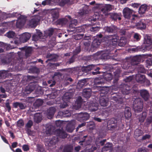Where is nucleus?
Wrapping results in <instances>:
<instances>
[{
  "label": "nucleus",
  "mask_w": 152,
  "mask_h": 152,
  "mask_svg": "<svg viewBox=\"0 0 152 152\" xmlns=\"http://www.w3.org/2000/svg\"><path fill=\"white\" fill-rule=\"evenodd\" d=\"M27 19V17L25 15H21L18 18V19L20 20L23 22L25 23L26 22Z\"/></svg>",
  "instance_id": "6e6d98bb"
},
{
  "label": "nucleus",
  "mask_w": 152,
  "mask_h": 152,
  "mask_svg": "<svg viewBox=\"0 0 152 152\" xmlns=\"http://www.w3.org/2000/svg\"><path fill=\"white\" fill-rule=\"evenodd\" d=\"M76 58V56L73 55L70 58L69 60L67 61V64H70L75 61V59Z\"/></svg>",
  "instance_id": "4d7b16f0"
},
{
  "label": "nucleus",
  "mask_w": 152,
  "mask_h": 152,
  "mask_svg": "<svg viewBox=\"0 0 152 152\" xmlns=\"http://www.w3.org/2000/svg\"><path fill=\"white\" fill-rule=\"evenodd\" d=\"M43 102V101L42 100L38 99L35 102L34 104L36 106L39 107L42 104Z\"/></svg>",
  "instance_id": "de8ad7c7"
},
{
  "label": "nucleus",
  "mask_w": 152,
  "mask_h": 152,
  "mask_svg": "<svg viewBox=\"0 0 152 152\" xmlns=\"http://www.w3.org/2000/svg\"><path fill=\"white\" fill-rule=\"evenodd\" d=\"M105 77L107 80L110 81L113 78V75L111 73H109Z\"/></svg>",
  "instance_id": "e2e57ef3"
},
{
  "label": "nucleus",
  "mask_w": 152,
  "mask_h": 152,
  "mask_svg": "<svg viewBox=\"0 0 152 152\" xmlns=\"http://www.w3.org/2000/svg\"><path fill=\"white\" fill-rule=\"evenodd\" d=\"M115 76H116V77H115L113 80V83L114 85H115L116 86H117V83L118 81V80L119 79L118 77L119 76V74L117 73L116 74H115Z\"/></svg>",
  "instance_id": "bf43d9fd"
},
{
  "label": "nucleus",
  "mask_w": 152,
  "mask_h": 152,
  "mask_svg": "<svg viewBox=\"0 0 152 152\" xmlns=\"http://www.w3.org/2000/svg\"><path fill=\"white\" fill-rule=\"evenodd\" d=\"M102 35L101 34H97L96 36V44L97 43L98 45H100L101 42H102V40L101 39H99V38H102Z\"/></svg>",
  "instance_id": "79ce46f5"
},
{
  "label": "nucleus",
  "mask_w": 152,
  "mask_h": 152,
  "mask_svg": "<svg viewBox=\"0 0 152 152\" xmlns=\"http://www.w3.org/2000/svg\"><path fill=\"white\" fill-rule=\"evenodd\" d=\"M6 35L9 38H13L15 37V33L13 31H9L6 34Z\"/></svg>",
  "instance_id": "8fccbe9b"
},
{
  "label": "nucleus",
  "mask_w": 152,
  "mask_h": 152,
  "mask_svg": "<svg viewBox=\"0 0 152 152\" xmlns=\"http://www.w3.org/2000/svg\"><path fill=\"white\" fill-rule=\"evenodd\" d=\"M68 22V20L66 18H60L56 21V24L57 25L63 26L66 24Z\"/></svg>",
  "instance_id": "b1692460"
},
{
  "label": "nucleus",
  "mask_w": 152,
  "mask_h": 152,
  "mask_svg": "<svg viewBox=\"0 0 152 152\" xmlns=\"http://www.w3.org/2000/svg\"><path fill=\"white\" fill-rule=\"evenodd\" d=\"M24 125V122L22 119H19L17 122V126L18 127L21 128Z\"/></svg>",
  "instance_id": "603ef678"
},
{
  "label": "nucleus",
  "mask_w": 152,
  "mask_h": 152,
  "mask_svg": "<svg viewBox=\"0 0 152 152\" xmlns=\"http://www.w3.org/2000/svg\"><path fill=\"white\" fill-rule=\"evenodd\" d=\"M72 149L71 147L69 145L65 146L63 152H72Z\"/></svg>",
  "instance_id": "864d4df0"
},
{
  "label": "nucleus",
  "mask_w": 152,
  "mask_h": 152,
  "mask_svg": "<svg viewBox=\"0 0 152 152\" xmlns=\"http://www.w3.org/2000/svg\"><path fill=\"white\" fill-rule=\"evenodd\" d=\"M91 91L90 89H84L83 91L82 95L83 97L88 99L91 96Z\"/></svg>",
  "instance_id": "aec40b11"
},
{
  "label": "nucleus",
  "mask_w": 152,
  "mask_h": 152,
  "mask_svg": "<svg viewBox=\"0 0 152 152\" xmlns=\"http://www.w3.org/2000/svg\"><path fill=\"white\" fill-rule=\"evenodd\" d=\"M74 125L71 124H68L66 125V130L68 132H72L75 129Z\"/></svg>",
  "instance_id": "f704fd0d"
},
{
  "label": "nucleus",
  "mask_w": 152,
  "mask_h": 152,
  "mask_svg": "<svg viewBox=\"0 0 152 152\" xmlns=\"http://www.w3.org/2000/svg\"><path fill=\"white\" fill-rule=\"evenodd\" d=\"M54 32V29L53 28H49L44 31V35L43 36V38H44V39H45L48 37H51L52 35Z\"/></svg>",
  "instance_id": "a211bd4d"
},
{
  "label": "nucleus",
  "mask_w": 152,
  "mask_h": 152,
  "mask_svg": "<svg viewBox=\"0 0 152 152\" xmlns=\"http://www.w3.org/2000/svg\"><path fill=\"white\" fill-rule=\"evenodd\" d=\"M152 41L150 37L146 36L144 38V43L146 44L145 45V48L146 50H149L151 48Z\"/></svg>",
  "instance_id": "f8f14e48"
},
{
  "label": "nucleus",
  "mask_w": 152,
  "mask_h": 152,
  "mask_svg": "<svg viewBox=\"0 0 152 152\" xmlns=\"http://www.w3.org/2000/svg\"><path fill=\"white\" fill-rule=\"evenodd\" d=\"M143 102L139 99H136L133 103V108L135 113L141 111L143 108Z\"/></svg>",
  "instance_id": "0eeeda50"
},
{
  "label": "nucleus",
  "mask_w": 152,
  "mask_h": 152,
  "mask_svg": "<svg viewBox=\"0 0 152 152\" xmlns=\"http://www.w3.org/2000/svg\"><path fill=\"white\" fill-rule=\"evenodd\" d=\"M117 120L115 118H112L107 122L108 129L110 130H113L117 127Z\"/></svg>",
  "instance_id": "6e6552de"
},
{
  "label": "nucleus",
  "mask_w": 152,
  "mask_h": 152,
  "mask_svg": "<svg viewBox=\"0 0 152 152\" xmlns=\"http://www.w3.org/2000/svg\"><path fill=\"white\" fill-rule=\"evenodd\" d=\"M146 67L148 68L152 65V57L148 58L146 61Z\"/></svg>",
  "instance_id": "3c124183"
},
{
  "label": "nucleus",
  "mask_w": 152,
  "mask_h": 152,
  "mask_svg": "<svg viewBox=\"0 0 152 152\" xmlns=\"http://www.w3.org/2000/svg\"><path fill=\"white\" fill-rule=\"evenodd\" d=\"M96 90L99 91V93L100 94L106 95L109 92L108 88L107 87H102L96 86Z\"/></svg>",
  "instance_id": "4468645a"
},
{
  "label": "nucleus",
  "mask_w": 152,
  "mask_h": 152,
  "mask_svg": "<svg viewBox=\"0 0 152 152\" xmlns=\"http://www.w3.org/2000/svg\"><path fill=\"white\" fill-rule=\"evenodd\" d=\"M32 50L31 48L29 47H27L25 51V55L27 57L30 56Z\"/></svg>",
  "instance_id": "ea45409f"
},
{
  "label": "nucleus",
  "mask_w": 152,
  "mask_h": 152,
  "mask_svg": "<svg viewBox=\"0 0 152 152\" xmlns=\"http://www.w3.org/2000/svg\"><path fill=\"white\" fill-rule=\"evenodd\" d=\"M87 80L86 79H84L79 81L77 84V87L79 88H81L85 86L86 85Z\"/></svg>",
  "instance_id": "72a5a7b5"
},
{
  "label": "nucleus",
  "mask_w": 152,
  "mask_h": 152,
  "mask_svg": "<svg viewBox=\"0 0 152 152\" xmlns=\"http://www.w3.org/2000/svg\"><path fill=\"white\" fill-rule=\"evenodd\" d=\"M77 23V21L76 19H74L71 21L70 23L69 26L70 28H75Z\"/></svg>",
  "instance_id": "e433bc0d"
},
{
  "label": "nucleus",
  "mask_w": 152,
  "mask_h": 152,
  "mask_svg": "<svg viewBox=\"0 0 152 152\" xmlns=\"http://www.w3.org/2000/svg\"><path fill=\"white\" fill-rule=\"evenodd\" d=\"M109 40L112 44H116L119 39V38L116 35H110L108 36Z\"/></svg>",
  "instance_id": "4be33fe9"
},
{
  "label": "nucleus",
  "mask_w": 152,
  "mask_h": 152,
  "mask_svg": "<svg viewBox=\"0 0 152 152\" xmlns=\"http://www.w3.org/2000/svg\"><path fill=\"white\" fill-rule=\"evenodd\" d=\"M145 77V75L138 73L136 75L135 79L137 83L142 84L143 83Z\"/></svg>",
  "instance_id": "f3484780"
},
{
  "label": "nucleus",
  "mask_w": 152,
  "mask_h": 152,
  "mask_svg": "<svg viewBox=\"0 0 152 152\" xmlns=\"http://www.w3.org/2000/svg\"><path fill=\"white\" fill-rule=\"evenodd\" d=\"M105 31L109 33L115 32L116 31L117 28L114 26H106L104 28Z\"/></svg>",
  "instance_id": "bb28decb"
},
{
  "label": "nucleus",
  "mask_w": 152,
  "mask_h": 152,
  "mask_svg": "<svg viewBox=\"0 0 152 152\" xmlns=\"http://www.w3.org/2000/svg\"><path fill=\"white\" fill-rule=\"evenodd\" d=\"M111 18L114 20H116L117 19L121 20V18L119 14L115 13H112L110 14Z\"/></svg>",
  "instance_id": "c85d7f7f"
},
{
  "label": "nucleus",
  "mask_w": 152,
  "mask_h": 152,
  "mask_svg": "<svg viewBox=\"0 0 152 152\" xmlns=\"http://www.w3.org/2000/svg\"><path fill=\"white\" fill-rule=\"evenodd\" d=\"M111 10L110 5L96 3V21L104 19L108 12Z\"/></svg>",
  "instance_id": "f03ea898"
},
{
  "label": "nucleus",
  "mask_w": 152,
  "mask_h": 152,
  "mask_svg": "<svg viewBox=\"0 0 152 152\" xmlns=\"http://www.w3.org/2000/svg\"><path fill=\"white\" fill-rule=\"evenodd\" d=\"M32 40L37 41L39 39H44L42 35V33L40 31L37 32L36 34H34L32 37Z\"/></svg>",
  "instance_id": "6ab92c4d"
},
{
  "label": "nucleus",
  "mask_w": 152,
  "mask_h": 152,
  "mask_svg": "<svg viewBox=\"0 0 152 152\" xmlns=\"http://www.w3.org/2000/svg\"><path fill=\"white\" fill-rule=\"evenodd\" d=\"M81 47L80 46H79L77 47L74 51H73V55L76 56L79 54L81 51Z\"/></svg>",
  "instance_id": "a18cd8bd"
},
{
  "label": "nucleus",
  "mask_w": 152,
  "mask_h": 152,
  "mask_svg": "<svg viewBox=\"0 0 152 152\" xmlns=\"http://www.w3.org/2000/svg\"><path fill=\"white\" fill-rule=\"evenodd\" d=\"M93 41L92 42L91 48L89 50V52H94L95 50V38L94 37L93 38Z\"/></svg>",
  "instance_id": "c03bdc74"
},
{
  "label": "nucleus",
  "mask_w": 152,
  "mask_h": 152,
  "mask_svg": "<svg viewBox=\"0 0 152 152\" xmlns=\"http://www.w3.org/2000/svg\"><path fill=\"white\" fill-rule=\"evenodd\" d=\"M56 111V110L54 107H50L48 110V116L52 117L54 115Z\"/></svg>",
  "instance_id": "473e14b6"
},
{
  "label": "nucleus",
  "mask_w": 152,
  "mask_h": 152,
  "mask_svg": "<svg viewBox=\"0 0 152 152\" xmlns=\"http://www.w3.org/2000/svg\"><path fill=\"white\" fill-rule=\"evenodd\" d=\"M148 6L146 4L141 5L139 9L138 12L140 14H143L146 11Z\"/></svg>",
  "instance_id": "c756f323"
},
{
  "label": "nucleus",
  "mask_w": 152,
  "mask_h": 152,
  "mask_svg": "<svg viewBox=\"0 0 152 152\" xmlns=\"http://www.w3.org/2000/svg\"><path fill=\"white\" fill-rule=\"evenodd\" d=\"M126 43V41L125 39H120L119 40L118 44L119 46L121 47H123L125 45Z\"/></svg>",
  "instance_id": "5fc2aeb1"
},
{
  "label": "nucleus",
  "mask_w": 152,
  "mask_h": 152,
  "mask_svg": "<svg viewBox=\"0 0 152 152\" xmlns=\"http://www.w3.org/2000/svg\"><path fill=\"white\" fill-rule=\"evenodd\" d=\"M73 0H61L59 3V5L61 7L64 6L65 4H72L74 3Z\"/></svg>",
  "instance_id": "7c9ffc66"
},
{
  "label": "nucleus",
  "mask_w": 152,
  "mask_h": 152,
  "mask_svg": "<svg viewBox=\"0 0 152 152\" xmlns=\"http://www.w3.org/2000/svg\"><path fill=\"white\" fill-rule=\"evenodd\" d=\"M35 88V85L31 83L26 86L25 88L23 93L25 94H30L33 91Z\"/></svg>",
  "instance_id": "9d476101"
},
{
  "label": "nucleus",
  "mask_w": 152,
  "mask_h": 152,
  "mask_svg": "<svg viewBox=\"0 0 152 152\" xmlns=\"http://www.w3.org/2000/svg\"><path fill=\"white\" fill-rule=\"evenodd\" d=\"M88 7L86 5L80 10L79 14L81 15H84L88 13Z\"/></svg>",
  "instance_id": "2f4dec72"
},
{
  "label": "nucleus",
  "mask_w": 152,
  "mask_h": 152,
  "mask_svg": "<svg viewBox=\"0 0 152 152\" xmlns=\"http://www.w3.org/2000/svg\"><path fill=\"white\" fill-rule=\"evenodd\" d=\"M7 76V72L6 71H0V79H4Z\"/></svg>",
  "instance_id": "a19ab883"
},
{
  "label": "nucleus",
  "mask_w": 152,
  "mask_h": 152,
  "mask_svg": "<svg viewBox=\"0 0 152 152\" xmlns=\"http://www.w3.org/2000/svg\"><path fill=\"white\" fill-rule=\"evenodd\" d=\"M57 91L56 90L53 92H52L51 94L47 95L48 98L50 99H54L57 96Z\"/></svg>",
  "instance_id": "4c0bfd02"
},
{
  "label": "nucleus",
  "mask_w": 152,
  "mask_h": 152,
  "mask_svg": "<svg viewBox=\"0 0 152 152\" xmlns=\"http://www.w3.org/2000/svg\"><path fill=\"white\" fill-rule=\"evenodd\" d=\"M51 4V0H45L43 1L42 4L43 6H45L47 5H50Z\"/></svg>",
  "instance_id": "774afa93"
},
{
  "label": "nucleus",
  "mask_w": 152,
  "mask_h": 152,
  "mask_svg": "<svg viewBox=\"0 0 152 152\" xmlns=\"http://www.w3.org/2000/svg\"><path fill=\"white\" fill-rule=\"evenodd\" d=\"M131 110L130 108L129 107H126L125 109L124 115L126 119L129 120L132 116Z\"/></svg>",
  "instance_id": "412c9836"
},
{
  "label": "nucleus",
  "mask_w": 152,
  "mask_h": 152,
  "mask_svg": "<svg viewBox=\"0 0 152 152\" xmlns=\"http://www.w3.org/2000/svg\"><path fill=\"white\" fill-rule=\"evenodd\" d=\"M58 57V56L57 55L48 53L47 55L46 58L49 59L46 61V62H48L49 61H56L57 60Z\"/></svg>",
  "instance_id": "dca6fc26"
},
{
  "label": "nucleus",
  "mask_w": 152,
  "mask_h": 152,
  "mask_svg": "<svg viewBox=\"0 0 152 152\" xmlns=\"http://www.w3.org/2000/svg\"><path fill=\"white\" fill-rule=\"evenodd\" d=\"M53 128V127L51 125H49L47 126L46 128V133H51L53 131L52 129Z\"/></svg>",
  "instance_id": "13d9d810"
},
{
  "label": "nucleus",
  "mask_w": 152,
  "mask_h": 152,
  "mask_svg": "<svg viewBox=\"0 0 152 152\" xmlns=\"http://www.w3.org/2000/svg\"><path fill=\"white\" fill-rule=\"evenodd\" d=\"M94 66L90 64L86 66H83L81 68V70L83 72H88L90 71L94 67Z\"/></svg>",
  "instance_id": "393cba45"
},
{
  "label": "nucleus",
  "mask_w": 152,
  "mask_h": 152,
  "mask_svg": "<svg viewBox=\"0 0 152 152\" xmlns=\"http://www.w3.org/2000/svg\"><path fill=\"white\" fill-rule=\"evenodd\" d=\"M137 28L140 30L145 29L146 28V24L144 21L141 20L137 23L136 24Z\"/></svg>",
  "instance_id": "a878e982"
},
{
  "label": "nucleus",
  "mask_w": 152,
  "mask_h": 152,
  "mask_svg": "<svg viewBox=\"0 0 152 152\" xmlns=\"http://www.w3.org/2000/svg\"><path fill=\"white\" fill-rule=\"evenodd\" d=\"M17 53L18 55L13 53L8 54L4 58L1 60L2 62L5 64H8L11 62H12L14 64H16L19 63L20 61H22V58L20 56L21 53L18 52Z\"/></svg>",
  "instance_id": "7ed1b4c3"
},
{
  "label": "nucleus",
  "mask_w": 152,
  "mask_h": 152,
  "mask_svg": "<svg viewBox=\"0 0 152 152\" xmlns=\"http://www.w3.org/2000/svg\"><path fill=\"white\" fill-rule=\"evenodd\" d=\"M71 95L70 93L67 92L65 93L62 97V100L64 102H70Z\"/></svg>",
  "instance_id": "cd10ccee"
},
{
  "label": "nucleus",
  "mask_w": 152,
  "mask_h": 152,
  "mask_svg": "<svg viewBox=\"0 0 152 152\" xmlns=\"http://www.w3.org/2000/svg\"><path fill=\"white\" fill-rule=\"evenodd\" d=\"M44 18L43 13L41 12L38 15H34L32 18L30 20L28 23V25L31 28L35 27L37 25L38 23Z\"/></svg>",
  "instance_id": "39448f33"
},
{
  "label": "nucleus",
  "mask_w": 152,
  "mask_h": 152,
  "mask_svg": "<svg viewBox=\"0 0 152 152\" xmlns=\"http://www.w3.org/2000/svg\"><path fill=\"white\" fill-rule=\"evenodd\" d=\"M48 83L50 87H52L55 85L56 82L54 80H50L48 81Z\"/></svg>",
  "instance_id": "680f3d73"
},
{
  "label": "nucleus",
  "mask_w": 152,
  "mask_h": 152,
  "mask_svg": "<svg viewBox=\"0 0 152 152\" xmlns=\"http://www.w3.org/2000/svg\"><path fill=\"white\" fill-rule=\"evenodd\" d=\"M139 93L142 98L145 101H148L150 97L149 93L146 89H141L140 90Z\"/></svg>",
  "instance_id": "1a4fd4ad"
},
{
  "label": "nucleus",
  "mask_w": 152,
  "mask_h": 152,
  "mask_svg": "<svg viewBox=\"0 0 152 152\" xmlns=\"http://www.w3.org/2000/svg\"><path fill=\"white\" fill-rule=\"evenodd\" d=\"M143 83L142 84H143L144 86H148L151 83L150 81L147 79L146 77L143 80Z\"/></svg>",
  "instance_id": "0e129e2a"
},
{
  "label": "nucleus",
  "mask_w": 152,
  "mask_h": 152,
  "mask_svg": "<svg viewBox=\"0 0 152 152\" xmlns=\"http://www.w3.org/2000/svg\"><path fill=\"white\" fill-rule=\"evenodd\" d=\"M133 11L128 7L124 8L123 10V14L125 18L130 19L132 16Z\"/></svg>",
  "instance_id": "9b49d317"
},
{
  "label": "nucleus",
  "mask_w": 152,
  "mask_h": 152,
  "mask_svg": "<svg viewBox=\"0 0 152 152\" xmlns=\"http://www.w3.org/2000/svg\"><path fill=\"white\" fill-rule=\"evenodd\" d=\"M79 115L80 117L78 118V120L80 122L86 121L89 118L90 116L89 114L87 113H81Z\"/></svg>",
  "instance_id": "2eb2a0df"
},
{
  "label": "nucleus",
  "mask_w": 152,
  "mask_h": 152,
  "mask_svg": "<svg viewBox=\"0 0 152 152\" xmlns=\"http://www.w3.org/2000/svg\"><path fill=\"white\" fill-rule=\"evenodd\" d=\"M31 35L29 33L26 32L22 34L21 35L20 39L21 42L25 43L27 42L30 38Z\"/></svg>",
  "instance_id": "ddd939ff"
},
{
  "label": "nucleus",
  "mask_w": 152,
  "mask_h": 152,
  "mask_svg": "<svg viewBox=\"0 0 152 152\" xmlns=\"http://www.w3.org/2000/svg\"><path fill=\"white\" fill-rule=\"evenodd\" d=\"M120 90L121 93H114L115 95L112 96V99L114 100L116 102L120 104H123L126 98L125 96V95H126L129 94L131 91V87L127 84L122 83L119 86Z\"/></svg>",
  "instance_id": "f257e3e1"
},
{
  "label": "nucleus",
  "mask_w": 152,
  "mask_h": 152,
  "mask_svg": "<svg viewBox=\"0 0 152 152\" xmlns=\"http://www.w3.org/2000/svg\"><path fill=\"white\" fill-rule=\"evenodd\" d=\"M34 121L37 123H40L42 120V116L40 113H36L34 115Z\"/></svg>",
  "instance_id": "5701e85b"
},
{
  "label": "nucleus",
  "mask_w": 152,
  "mask_h": 152,
  "mask_svg": "<svg viewBox=\"0 0 152 152\" xmlns=\"http://www.w3.org/2000/svg\"><path fill=\"white\" fill-rule=\"evenodd\" d=\"M25 24V23L23 22L22 21L18 19L17 20L16 25L17 28H20L24 25Z\"/></svg>",
  "instance_id": "37998d69"
},
{
  "label": "nucleus",
  "mask_w": 152,
  "mask_h": 152,
  "mask_svg": "<svg viewBox=\"0 0 152 152\" xmlns=\"http://www.w3.org/2000/svg\"><path fill=\"white\" fill-rule=\"evenodd\" d=\"M48 83L50 87H52L55 85L56 82L54 80H50L48 81Z\"/></svg>",
  "instance_id": "052dcab7"
},
{
  "label": "nucleus",
  "mask_w": 152,
  "mask_h": 152,
  "mask_svg": "<svg viewBox=\"0 0 152 152\" xmlns=\"http://www.w3.org/2000/svg\"><path fill=\"white\" fill-rule=\"evenodd\" d=\"M33 124V122L31 120H29L26 125L25 126L26 128H31Z\"/></svg>",
  "instance_id": "69168bd1"
},
{
  "label": "nucleus",
  "mask_w": 152,
  "mask_h": 152,
  "mask_svg": "<svg viewBox=\"0 0 152 152\" xmlns=\"http://www.w3.org/2000/svg\"><path fill=\"white\" fill-rule=\"evenodd\" d=\"M141 37L140 35L137 33L134 34L133 36L134 41L136 42H138L140 41Z\"/></svg>",
  "instance_id": "09e8293b"
},
{
  "label": "nucleus",
  "mask_w": 152,
  "mask_h": 152,
  "mask_svg": "<svg viewBox=\"0 0 152 152\" xmlns=\"http://www.w3.org/2000/svg\"><path fill=\"white\" fill-rule=\"evenodd\" d=\"M141 58V56H131L124 62L122 67L124 69H130L132 65L138 64L140 62Z\"/></svg>",
  "instance_id": "20e7f679"
},
{
  "label": "nucleus",
  "mask_w": 152,
  "mask_h": 152,
  "mask_svg": "<svg viewBox=\"0 0 152 152\" xmlns=\"http://www.w3.org/2000/svg\"><path fill=\"white\" fill-rule=\"evenodd\" d=\"M52 16L53 21H54L58 18V13L56 12H54L52 14Z\"/></svg>",
  "instance_id": "338daca9"
},
{
  "label": "nucleus",
  "mask_w": 152,
  "mask_h": 152,
  "mask_svg": "<svg viewBox=\"0 0 152 152\" xmlns=\"http://www.w3.org/2000/svg\"><path fill=\"white\" fill-rule=\"evenodd\" d=\"M99 103L102 106H107L108 104V101L104 98H102L100 99Z\"/></svg>",
  "instance_id": "c9c22d12"
},
{
  "label": "nucleus",
  "mask_w": 152,
  "mask_h": 152,
  "mask_svg": "<svg viewBox=\"0 0 152 152\" xmlns=\"http://www.w3.org/2000/svg\"><path fill=\"white\" fill-rule=\"evenodd\" d=\"M48 136H51L54 135L50 140V142H53V144H55L60 141V138L64 139L68 136V134H46Z\"/></svg>",
  "instance_id": "423d86ee"
},
{
  "label": "nucleus",
  "mask_w": 152,
  "mask_h": 152,
  "mask_svg": "<svg viewBox=\"0 0 152 152\" xmlns=\"http://www.w3.org/2000/svg\"><path fill=\"white\" fill-rule=\"evenodd\" d=\"M137 70L138 72L141 73H144L145 72V70L144 66L142 65H140L137 67Z\"/></svg>",
  "instance_id": "49530a36"
},
{
  "label": "nucleus",
  "mask_w": 152,
  "mask_h": 152,
  "mask_svg": "<svg viewBox=\"0 0 152 152\" xmlns=\"http://www.w3.org/2000/svg\"><path fill=\"white\" fill-rule=\"evenodd\" d=\"M147 116V113L145 112H143L141 116L139 118V120L140 123L143 122Z\"/></svg>",
  "instance_id": "58836bf2"
}]
</instances>
